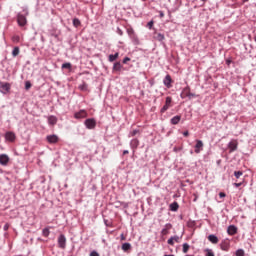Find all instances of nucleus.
Here are the masks:
<instances>
[{
	"mask_svg": "<svg viewBox=\"0 0 256 256\" xmlns=\"http://www.w3.org/2000/svg\"><path fill=\"white\" fill-rule=\"evenodd\" d=\"M86 129H95L97 127V120L95 118H88L84 121Z\"/></svg>",
	"mask_w": 256,
	"mask_h": 256,
	"instance_id": "f257e3e1",
	"label": "nucleus"
},
{
	"mask_svg": "<svg viewBox=\"0 0 256 256\" xmlns=\"http://www.w3.org/2000/svg\"><path fill=\"white\" fill-rule=\"evenodd\" d=\"M130 147H131L132 149H137V148L139 147V140H138L137 138L132 139V140L130 141Z\"/></svg>",
	"mask_w": 256,
	"mask_h": 256,
	"instance_id": "dca6fc26",
	"label": "nucleus"
},
{
	"mask_svg": "<svg viewBox=\"0 0 256 256\" xmlns=\"http://www.w3.org/2000/svg\"><path fill=\"white\" fill-rule=\"evenodd\" d=\"M129 249H131V243L125 242L124 244H122V251L127 252L129 251Z\"/></svg>",
	"mask_w": 256,
	"mask_h": 256,
	"instance_id": "393cba45",
	"label": "nucleus"
},
{
	"mask_svg": "<svg viewBox=\"0 0 256 256\" xmlns=\"http://www.w3.org/2000/svg\"><path fill=\"white\" fill-rule=\"evenodd\" d=\"M205 253V256H215V252H213V250L209 248L205 250Z\"/></svg>",
	"mask_w": 256,
	"mask_h": 256,
	"instance_id": "c85d7f7f",
	"label": "nucleus"
},
{
	"mask_svg": "<svg viewBox=\"0 0 256 256\" xmlns=\"http://www.w3.org/2000/svg\"><path fill=\"white\" fill-rule=\"evenodd\" d=\"M128 61H131V58L125 57V58L122 60V63L127 64Z\"/></svg>",
	"mask_w": 256,
	"mask_h": 256,
	"instance_id": "37998d69",
	"label": "nucleus"
},
{
	"mask_svg": "<svg viewBox=\"0 0 256 256\" xmlns=\"http://www.w3.org/2000/svg\"><path fill=\"white\" fill-rule=\"evenodd\" d=\"M121 239H122V240L125 239V236H124L123 234H121Z\"/></svg>",
	"mask_w": 256,
	"mask_h": 256,
	"instance_id": "603ef678",
	"label": "nucleus"
},
{
	"mask_svg": "<svg viewBox=\"0 0 256 256\" xmlns=\"http://www.w3.org/2000/svg\"><path fill=\"white\" fill-rule=\"evenodd\" d=\"M116 33L120 35V37H123V30H121V28L118 27Z\"/></svg>",
	"mask_w": 256,
	"mask_h": 256,
	"instance_id": "58836bf2",
	"label": "nucleus"
},
{
	"mask_svg": "<svg viewBox=\"0 0 256 256\" xmlns=\"http://www.w3.org/2000/svg\"><path fill=\"white\" fill-rule=\"evenodd\" d=\"M129 154V150H124L123 151V155H128Z\"/></svg>",
	"mask_w": 256,
	"mask_h": 256,
	"instance_id": "3c124183",
	"label": "nucleus"
},
{
	"mask_svg": "<svg viewBox=\"0 0 256 256\" xmlns=\"http://www.w3.org/2000/svg\"><path fill=\"white\" fill-rule=\"evenodd\" d=\"M90 256H99V252L93 250V251L90 253Z\"/></svg>",
	"mask_w": 256,
	"mask_h": 256,
	"instance_id": "c03bdc74",
	"label": "nucleus"
},
{
	"mask_svg": "<svg viewBox=\"0 0 256 256\" xmlns=\"http://www.w3.org/2000/svg\"><path fill=\"white\" fill-rule=\"evenodd\" d=\"M62 69H71V63L66 62V63L62 64Z\"/></svg>",
	"mask_w": 256,
	"mask_h": 256,
	"instance_id": "f704fd0d",
	"label": "nucleus"
},
{
	"mask_svg": "<svg viewBox=\"0 0 256 256\" xmlns=\"http://www.w3.org/2000/svg\"><path fill=\"white\" fill-rule=\"evenodd\" d=\"M12 55L13 57H17V55H19V47H14L12 51Z\"/></svg>",
	"mask_w": 256,
	"mask_h": 256,
	"instance_id": "2f4dec72",
	"label": "nucleus"
},
{
	"mask_svg": "<svg viewBox=\"0 0 256 256\" xmlns=\"http://www.w3.org/2000/svg\"><path fill=\"white\" fill-rule=\"evenodd\" d=\"M172 98L170 96L166 97L165 105L161 108L160 112L165 113L171 107Z\"/></svg>",
	"mask_w": 256,
	"mask_h": 256,
	"instance_id": "0eeeda50",
	"label": "nucleus"
},
{
	"mask_svg": "<svg viewBox=\"0 0 256 256\" xmlns=\"http://www.w3.org/2000/svg\"><path fill=\"white\" fill-rule=\"evenodd\" d=\"M167 243L168 245H175V242L172 237L168 239Z\"/></svg>",
	"mask_w": 256,
	"mask_h": 256,
	"instance_id": "a19ab883",
	"label": "nucleus"
},
{
	"mask_svg": "<svg viewBox=\"0 0 256 256\" xmlns=\"http://www.w3.org/2000/svg\"><path fill=\"white\" fill-rule=\"evenodd\" d=\"M219 197H221V198L226 197V194L224 192H220Z\"/></svg>",
	"mask_w": 256,
	"mask_h": 256,
	"instance_id": "8fccbe9b",
	"label": "nucleus"
},
{
	"mask_svg": "<svg viewBox=\"0 0 256 256\" xmlns=\"http://www.w3.org/2000/svg\"><path fill=\"white\" fill-rule=\"evenodd\" d=\"M243 1V3H247V1H249V0H242Z\"/></svg>",
	"mask_w": 256,
	"mask_h": 256,
	"instance_id": "864d4df0",
	"label": "nucleus"
},
{
	"mask_svg": "<svg viewBox=\"0 0 256 256\" xmlns=\"http://www.w3.org/2000/svg\"><path fill=\"white\" fill-rule=\"evenodd\" d=\"M228 148L230 149V153H233V151H237V143L236 142H229Z\"/></svg>",
	"mask_w": 256,
	"mask_h": 256,
	"instance_id": "412c9836",
	"label": "nucleus"
},
{
	"mask_svg": "<svg viewBox=\"0 0 256 256\" xmlns=\"http://www.w3.org/2000/svg\"><path fill=\"white\" fill-rule=\"evenodd\" d=\"M254 41H255V43H256V36L254 37Z\"/></svg>",
	"mask_w": 256,
	"mask_h": 256,
	"instance_id": "13d9d810",
	"label": "nucleus"
},
{
	"mask_svg": "<svg viewBox=\"0 0 256 256\" xmlns=\"http://www.w3.org/2000/svg\"><path fill=\"white\" fill-rule=\"evenodd\" d=\"M220 249L222 251H229V242L224 241L220 244Z\"/></svg>",
	"mask_w": 256,
	"mask_h": 256,
	"instance_id": "4be33fe9",
	"label": "nucleus"
},
{
	"mask_svg": "<svg viewBox=\"0 0 256 256\" xmlns=\"http://www.w3.org/2000/svg\"><path fill=\"white\" fill-rule=\"evenodd\" d=\"M127 33L129 35V37H133V35H135V30H133V28H130L127 30Z\"/></svg>",
	"mask_w": 256,
	"mask_h": 256,
	"instance_id": "e433bc0d",
	"label": "nucleus"
},
{
	"mask_svg": "<svg viewBox=\"0 0 256 256\" xmlns=\"http://www.w3.org/2000/svg\"><path fill=\"white\" fill-rule=\"evenodd\" d=\"M50 231H49V228H44L43 230H42V235H43V237H49V235H50Z\"/></svg>",
	"mask_w": 256,
	"mask_h": 256,
	"instance_id": "cd10ccee",
	"label": "nucleus"
},
{
	"mask_svg": "<svg viewBox=\"0 0 256 256\" xmlns=\"http://www.w3.org/2000/svg\"><path fill=\"white\" fill-rule=\"evenodd\" d=\"M119 58V52H116L115 54H110L108 57V61L110 63H113V61L117 60Z\"/></svg>",
	"mask_w": 256,
	"mask_h": 256,
	"instance_id": "a211bd4d",
	"label": "nucleus"
},
{
	"mask_svg": "<svg viewBox=\"0 0 256 256\" xmlns=\"http://www.w3.org/2000/svg\"><path fill=\"white\" fill-rule=\"evenodd\" d=\"M153 20H151V21H149L148 23H147V27L148 28H150V29H152L153 28Z\"/></svg>",
	"mask_w": 256,
	"mask_h": 256,
	"instance_id": "79ce46f5",
	"label": "nucleus"
},
{
	"mask_svg": "<svg viewBox=\"0 0 256 256\" xmlns=\"http://www.w3.org/2000/svg\"><path fill=\"white\" fill-rule=\"evenodd\" d=\"M208 241H210V243H213V245H217V243H219V238L215 234H210L208 236Z\"/></svg>",
	"mask_w": 256,
	"mask_h": 256,
	"instance_id": "f8f14e48",
	"label": "nucleus"
},
{
	"mask_svg": "<svg viewBox=\"0 0 256 256\" xmlns=\"http://www.w3.org/2000/svg\"><path fill=\"white\" fill-rule=\"evenodd\" d=\"M25 89L27 90L31 89V82L29 81L25 82Z\"/></svg>",
	"mask_w": 256,
	"mask_h": 256,
	"instance_id": "ea45409f",
	"label": "nucleus"
},
{
	"mask_svg": "<svg viewBox=\"0 0 256 256\" xmlns=\"http://www.w3.org/2000/svg\"><path fill=\"white\" fill-rule=\"evenodd\" d=\"M183 135H184V137H189V131H184Z\"/></svg>",
	"mask_w": 256,
	"mask_h": 256,
	"instance_id": "09e8293b",
	"label": "nucleus"
},
{
	"mask_svg": "<svg viewBox=\"0 0 256 256\" xmlns=\"http://www.w3.org/2000/svg\"><path fill=\"white\" fill-rule=\"evenodd\" d=\"M178 209H179V203L173 202V203L170 204V210L178 211Z\"/></svg>",
	"mask_w": 256,
	"mask_h": 256,
	"instance_id": "bb28decb",
	"label": "nucleus"
},
{
	"mask_svg": "<svg viewBox=\"0 0 256 256\" xmlns=\"http://www.w3.org/2000/svg\"><path fill=\"white\" fill-rule=\"evenodd\" d=\"M46 141H48V143H50V144L59 143V136L55 135V134L48 135L46 137Z\"/></svg>",
	"mask_w": 256,
	"mask_h": 256,
	"instance_id": "423d86ee",
	"label": "nucleus"
},
{
	"mask_svg": "<svg viewBox=\"0 0 256 256\" xmlns=\"http://www.w3.org/2000/svg\"><path fill=\"white\" fill-rule=\"evenodd\" d=\"M195 153L199 154L201 151H203V141L201 140H196L195 144Z\"/></svg>",
	"mask_w": 256,
	"mask_h": 256,
	"instance_id": "9d476101",
	"label": "nucleus"
},
{
	"mask_svg": "<svg viewBox=\"0 0 256 256\" xmlns=\"http://www.w3.org/2000/svg\"><path fill=\"white\" fill-rule=\"evenodd\" d=\"M48 123L50 125H57V116H53V115L49 116Z\"/></svg>",
	"mask_w": 256,
	"mask_h": 256,
	"instance_id": "aec40b11",
	"label": "nucleus"
},
{
	"mask_svg": "<svg viewBox=\"0 0 256 256\" xmlns=\"http://www.w3.org/2000/svg\"><path fill=\"white\" fill-rule=\"evenodd\" d=\"M9 164V156L7 154H0V165L6 167Z\"/></svg>",
	"mask_w": 256,
	"mask_h": 256,
	"instance_id": "1a4fd4ad",
	"label": "nucleus"
},
{
	"mask_svg": "<svg viewBox=\"0 0 256 256\" xmlns=\"http://www.w3.org/2000/svg\"><path fill=\"white\" fill-rule=\"evenodd\" d=\"M194 201H197V198H195Z\"/></svg>",
	"mask_w": 256,
	"mask_h": 256,
	"instance_id": "bf43d9fd",
	"label": "nucleus"
},
{
	"mask_svg": "<svg viewBox=\"0 0 256 256\" xmlns=\"http://www.w3.org/2000/svg\"><path fill=\"white\" fill-rule=\"evenodd\" d=\"M73 25L75 27H79L81 25V20H79L78 18H74L73 19Z\"/></svg>",
	"mask_w": 256,
	"mask_h": 256,
	"instance_id": "7c9ffc66",
	"label": "nucleus"
},
{
	"mask_svg": "<svg viewBox=\"0 0 256 256\" xmlns=\"http://www.w3.org/2000/svg\"><path fill=\"white\" fill-rule=\"evenodd\" d=\"M3 229H4L5 231H8V230H9V224L6 223V224L4 225V227H3Z\"/></svg>",
	"mask_w": 256,
	"mask_h": 256,
	"instance_id": "de8ad7c7",
	"label": "nucleus"
},
{
	"mask_svg": "<svg viewBox=\"0 0 256 256\" xmlns=\"http://www.w3.org/2000/svg\"><path fill=\"white\" fill-rule=\"evenodd\" d=\"M172 238H173V241H174L175 243H181V237L175 235V236H172Z\"/></svg>",
	"mask_w": 256,
	"mask_h": 256,
	"instance_id": "c9c22d12",
	"label": "nucleus"
},
{
	"mask_svg": "<svg viewBox=\"0 0 256 256\" xmlns=\"http://www.w3.org/2000/svg\"><path fill=\"white\" fill-rule=\"evenodd\" d=\"M123 69V65L121 64V62H116L113 65V71L119 72Z\"/></svg>",
	"mask_w": 256,
	"mask_h": 256,
	"instance_id": "f3484780",
	"label": "nucleus"
},
{
	"mask_svg": "<svg viewBox=\"0 0 256 256\" xmlns=\"http://www.w3.org/2000/svg\"><path fill=\"white\" fill-rule=\"evenodd\" d=\"M227 233H228V235H236L237 226H235V225L228 226Z\"/></svg>",
	"mask_w": 256,
	"mask_h": 256,
	"instance_id": "4468645a",
	"label": "nucleus"
},
{
	"mask_svg": "<svg viewBox=\"0 0 256 256\" xmlns=\"http://www.w3.org/2000/svg\"><path fill=\"white\" fill-rule=\"evenodd\" d=\"M58 246L60 249H65V247H67V238L63 234H60L58 237Z\"/></svg>",
	"mask_w": 256,
	"mask_h": 256,
	"instance_id": "7ed1b4c3",
	"label": "nucleus"
},
{
	"mask_svg": "<svg viewBox=\"0 0 256 256\" xmlns=\"http://www.w3.org/2000/svg\"><path fill=\"white\" fill-rule=\"evenodd\" d=\"M87 118V111L80 110L79 112L74 113V119H85Z\"/></svg>",
	"mask_w": 256,
	"mask_h": 256,
	"instance_id": "6e6552de",
	"label": "nucleus"
},
{
	"mask_svg": "<svg viewBox=\"0 0 256 256\" xmlns=\"http://www.w3.org/2000/svg\"><path fill=\"white\" fill-rule=\"evenodd\" d=\"M78 89H80V91H87L89 89V86L87 85V83L83 82L78 86Z\"/></svg>",
	"mask_w": 256,
	"mask_h": 256,
	"instance_id": "a878e982",
	"label": "nucleus"
},
{
	"mask_svg": "<svg viewBox=\"0 0 256 256\" xmlns=\"http://www.w3.org/2000/svg\"><path fill=\"white\" fill-rule=\"evenodd\" d=\"M5 139H6V141H10L11 143H13V141H15V133L6 132Z\"/></svg>",
	"mask_w": 256,
	"mask_h": 256,
	"instance_id": "ddd939ff",
	"label": "nucleus"
},
{
	"mask_svg": "<svg viewBox=\"0 0 256 256\" xmlns=\"http://www.w3.org/2000/svg\"><path fill=\"white\" fill-rule=\"evenodd\" d=\"M170 229H173V225L171 223L165 224L164 228L161 230V235H167Z\"/></svg>",
	"mask_w": 256,
	"mask_h": 256,
	"instance_id": "9b49d317",
	"label": "nucleus"
},
{
	"mask_svg": "<svg viewBox=\"0 0 256 256\" xmlns=\"http://www.w3.org/2000/svg\"><path fill=\"white\" fill-rule=\"evenodd\" d=\"M173 83V79L171 78V75H169V74H167L166 76H165V78L163 79V85L165 86V87H167V89H171V87H172V84Z\"/></svg>",
	"mask_w": 256,
	"mask_h": 256,
	"instance_id": "39448f33",
	"label": "nucleus"
},
{
	"mask_svg": "<svg viewBox=\"0 0 256 256\" xmlns=\"http://www.w3.org/2000/svg\"><path fill=\"white\" fill-rule=\"evenodd\" d=\"M9 91H11V84L9 82L0 83V93H2V95H7Z\"/></svg>",
	"mask_w": 256,
	"mask_h": 256,
	"instance_id": "f03ea898",
	"label": "nucleus"
},
{
	"mask_svg": "<svg viewBox=\"0 0 256 256\" xmlns=\"http://www.w3.org/2000/svg\"><path fill=\"white\" fill-rule=\"evenodd\" d=\"M159 16H160V19H163V17H165V13H163V11H159Z\"/></svg>",
	"mask_w": 256,
	"mask_h": 256,
	"instance_id": "49530a36",
	"label": "nucleus"
},
{
	"mask_svg": "<svg viewBox=\"0 0 256 256\" xmlns=\"http://www.w3.org/2000/svg\"><path fill=\"white\" fill-rule=\"evenodd\" d=\"M183 92L186 94V97H188V99H193V97H195V94L189 92V86L184 88Z\"/></svg>",
	"mask_w": 256,
	"mask_h": 256,
	"instance_id": "6ab92c4d",
	"label": "nucleus"
},
{
	"mask_svg": "<svg viewBox=\"0 0 256 256\" xmlns=\"http://www.w3.org/2000/svg\"><path fill=\"white\" fill-rule=\"evenodd\" d=\"M235 255L236 256H245V250L238 249V250H236Z\"/></svg>",
	"mask_w": 256,
	"mask_h": 256,
	"instance_id": "c756f323",
	"label": "nucleus"
},
{
	"mask_svg": "<svg viewBox=\"0 0 256 256\" xmlns=\"http://www.w3.org/2000/svg\"><path fill=\"white\" fill-rule=\"evenodd\" d=\"M180 121H181V116L176 115V116L171 118L170 123H171V125H179Z\"/></svg>",
	"mask_w": 256,
	"mask_h": 256,
	"instance_id": "2eb2a0df",
	"label": "nucleus"
},
{
	"mask_svg": "<svg viewBox=\"0 0 256 256\" xmlns=\"http://www.w3.org/2000/svg\"><path fill=\"white\" fill-rule=\"evenodd\" d=\"M154 39H156V41H165V35L161 34V33H156V35L154 36Z\"/></svg>",
	"mask_w": 256,
	"mask_h": 256,
	"instance_id": "5701e85b",
	"label": "nucleus"
},
{
	"mask_svg": "<svg viewBox=\"0 0 256 256\" xmlns=\"http://www.w3.org/2000/svg\"><path fill=\"white\" fill-rule=\"evenodd\" d=\"M16 40H19V36L16 37Z\"/></svg>",
	"mask_w": 256,
	"mask_h": 256,
	"instance_id": "6e6d98bb",
	"label": "nucleus"
},
{
	"mask_svg": "<svg viewBox=\"0 0 256 256\" xmlns=\"http://www.w3.org/2000/svg\"><path fill=\"white\" fill-rule=\"evenodd\" d=\"M17 23L20 27H25L27 25V18L23 14L17 15Z\"/></svg>",
	"mask_w": 256,
	"mask_h": 256,
	"instance_id": "20e7f679",
	"label": "nucleus"
},
{
	"mask_svg": "<svg viewBox=\"0 0 256 256\" xmlns=\"http://www.w3.org/2000/svg\"><path fill=\"white\" fill-rule=\"evenodd\" d=\"M130 39L134 45H139V37H137V34L132 35Z\"/></svg>",
	"mask_w": 256,
	"mask_h": 256,
	"instance_id": "b1692460",
	"label": "nucleus"
},
{
	"mask_svg": "<svg viewBox=\"0 0 256 256\" xmlns=\"http://www.w3.org/2000/svg\"><path fill=\"white\" fill-rule=\"evenodd\" d=\"M203 3H206L207 0H201Z\"/></svg>",
	"mask_w": 256,
	"mask_h": 256,
	"instance_id": "5fc2aeb1",
	"label": "nucleus"
},
{
	"mask_svg": "<svg viewBox=\"0 0 256 256\" xmlns=\"http://www.w3.org/2000/svg\"><path fill=\"white\" fill-rule=\"evenodd\" d=\"M16 40H19V36L16 37Z\"/></svg>",
	"mask_w": 256,
	"mask_h": 256,
	"instance_id": "4d7b16f0",
	"label": "nucleus"
},
{
	"mask_svg": "<svg viewBox=\"0 0 256 256\" xmlns=\"http://www.w3.org/2000/svg\"><path fill=\"white\" fill-rule=\"evenodd\" d=\"M189 247H190L189 244L184 243V244H183V249H182L183 253H188Z\"/></svg>",
	"mask_w": 256,
	"mask_h": 256,
	"instance_id": "473e14b6",
	"label": "nucleus"
},
{
	"mask_svg": "<svg viewBox=\"0 0 256 256\" xmlns=\"http://www.w3.org/2000/svg\"><path fill=\"white\" fill-rule=\"evenodd\" d=\"M137 133H139V130H133L132 132L129 133V137H135V135H137Z\"/></svg>",
	"mask_w": 256,
	"mask_h": 256,
	"instance_id": "4c0bfd02",
	"label": "nucleus"
},
{
	"mask_svg": "<svg viewBox=\"0 0 256 256\" xmlns=\"http://www.w3.org/2000/svg\"><path fill=\"white\" fill-rule=\"evenodd\" d=\"M233 185L234 187L238 188V187H241V185H243V182L234 183Z\"/></svg>",
	"mask_w": 256,
	"mask_h": 256,
	"instance_id": "a18cd8bd",
	"label": "nucleus"
},
{
	"mask_svg": "<svg viewBox=\"0 0 256 256\" xmlns=\"http://www.w3.org/2000/svg\"><path fill=\"white\" fill-rule=\"evenodd\" d=\"M234 176L236 177V179H239L241 176H243V171H235Z\"/></svg>",
	"mask_w": 256,
	"mask_h": 256,
	"instance_id": "72a5a7b5",
	"label": "nucleus"
}]
</instances>
